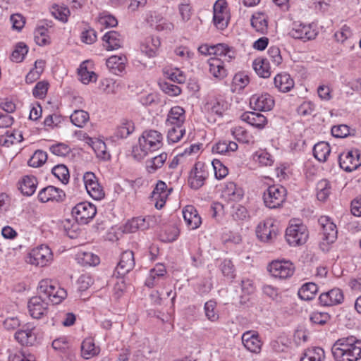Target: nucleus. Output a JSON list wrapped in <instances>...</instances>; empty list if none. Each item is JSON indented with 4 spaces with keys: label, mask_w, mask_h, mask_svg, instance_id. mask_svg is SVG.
I'll list each match as a JSON object with an SVG mask.
<instances>
[{
    "label": "nucleus",
    "mask_w": 361,
    "mask_h": 361,
    "mask_svg": "<svg viewBox=\"0 0 361 361\" xmlns=\"http://www.w3.org/2000/svg\"><path fill=\"white\" fill-rule=\"evenodd\" d=\"M67 296L66 291L50 279H42L37 287V295L32 297L27 303L30 314L40 319L48 312V303L58 305Z\"/></svg>",
    "instance_id": "obj_1"
},
{
    "label": "nucleus",
    "mask_w": 361,
    "mask_h": 361,
    "mask_svg": "<svg viewBox=\"0 0 361 361\" xmlns=\"http://www.w3.org/2000/svg\"><path fill=\"white\" fill-rule=\"evenodd\" d=\"M336 361H359L361 359V340L355 336L338 339L332 347Z\"/></svg>",
    "instance_id": "obj_2"
},
{
    "label": "nucleus",
    "mask_w": 361,
    "mask_h": 361,
    "mask_svg": "<svg viewBox=\"0 0 361 361\" xmlns=\"http://www.w3.org/2000/svg\"><path fill=\"white\" fill-rule=\"evenodd\" d=\"M162 134L155 130H145L138 139V144L133 147L132 155L136 160L143 159L149 152L160 149L163 145Z\"/></svg>",
    "instance_id": "obj_3"
},
{
    "label": "nucleus",
    "mask_w": 361,
    "mask_h": 361,
    "mask_svg": "<svg viewBox=\"0 0 361 361\" xmlns=\"http://www.w3.org/2000/svg\"><path fill=\"white\" fill-rule=\"evenodd\" d=\"M318 223L322 228V235L319 247L323 251H328L329 245L334 243L337 238L336 226L327 216H321L318 219Z\"/></svg>",
    "instance_id": "obj_4"
},
{
    "label": "nucleus",
    "mask_w": 361,
    "mask_h": 361,
    "mask_svg": "<svg viewBox=\"0 0 361 361\" xmlns=\"http://www.w3.org/2000/svg\"><path fill=\"white\" fill-rule=\"evenodd\" d=\"M286 189L279 185L269 186L263 193V201L269 209H276L282 206L286 198Z\"/></svg>",
    "instance_id": "obj_5"
},
{
    "label": "nucleus",
    "mask_w": 361,
    "mask_h": 361,
    "mask_svg": "<svg viewBox=\"0 0 361 361\" xmlns=\"http://www.w3.org/2000/svg\"><path fill=\"white\" fill-rule=\"evenodd\" d=\"M52 260L51 249L47 245H41L29 252L27 262L32 265L44 267L50 264Z\"/></svg>",
    "instance_id": "obj_6"
},
{
    "label": "nucleus",
    "mask_w": 361,
    "mask_h": 361,
    "mask_svg": "<svg viewBox=\"0 0 361 361\" xmlns=\"http://www.w3.org/2000/svg\"><path fill=\"white\" fill-rule=\"evenodd\" d=\"M267 269L272 277L285 280L293 276L295 271V267L288 260L276 259L273 260L269 264Z\"/></svg>",
    "instance_id": "obj_7"
},
{
    "label": "nucleus",
    "mask_w": 361,
    "mask_h": 361,
    "mask_svg": "<svg viewBox=\"0 0 361 361\" xmlns=\"http://www.w3.org/2000/svg\"><path fill=\"white\" fill-rule=\"evenodd\" d=\"M308 236V230L306 226L302 224H291L286 231V239L291 246H298L305 244Z\"/></svg>",
    "instance_id": "obj_8"
},
{
    "label": "nucleus",
    "mask_w": 361,
    "mask_h": 361,
    "mask_svg": "<svg viewBox=\"0 0 361 361\" xmlns=\"http://www.w3.org/2000/svg\"><path fill=\"white\" fill-rule=\"evenodd\" d=\"M209 176L208 171L202 162H197L191 169L188 177V184L192 190L202 188Z\"/></svg>",
    "instance_id": "obj_9"
},
{
    "label": "nucleus",
    "mask_w": 361,
    "mask_h": 361,
    "mask_svg": "<svg viewBox=\"0 0 361 361\" xmlns=\"http://www.w3.org/2000/svg\"><path fill=\"white\" fill-rule=\"evenodd\" d=\"M213 23L216 28L224 30L230 20L228 5L224 0H217L213 7Z\"/></svg>",
    "instance_id": "obj_10"
},
{
    "label": "nucleus",
    "mask_w": 361,
    "mask_h": 361,
    "mask_svg": "<svg viewBox=\"0 0 361 361\" xmlns=\"http://www.w3.org/2000/svg\"><path fill=\"white\" fill-rule=\"evenodd\" d=\"M96 213L95 206L87 202L78 203L72 209V215L79 224H87Z\"/></svg>",
    "instance_id": "obj_11"
},
{
    "label": "nucleus",
    "mask_w": 361,
    "mask_h": 361,
    "mask_svg": "<svg viewBox=\"0 0 361 361\" xmlns=\"http://www.w3.org/2000/svg\"><path fill=\"white\" fill-rule=\"evenodd\" d=\"M338 161L341 169L351 172L361 166V153L357 149L344 152L338 157Z\"/></svg>",
    "instance_id": "obj_12"
},
{
    "label": "nucleus",
    "mask_w": 361,
    "mask_h": 361,
    "mask_svg": "<svg viewBox=\"0 0 361 361\" xmlns=\"http://www.w3.org/2000/svg\"><path fill=\"white\" fill-rule=\"evenodd\" d=\"M278 232L274 219L267 218L259 223L256 228V235L262 242H271L276 238Z\"/></svg>",
    "instance_id": "obj_13"
},
{
    "label": "nucleus",
    "mask_w": 361,
    "mask_h": 361,
    "mask_svg": "<svg viewBox=\"0 0 361 361\" xmlns=\"http://www.w3.org/2000/svg\"><path fill=\"white\" fill-rule=\"evenodd\" d=\"M289 35L294 39L306 42L314 39L317 35V32L310 24L294 22L289 32Z\"/></svg>",
    "instance_id": "obj_14"
},
{
    "label": "nucleus",
    "mask_w": 361,
    "mask_h": 361,
    "mask_svg": "<svg viewBox=\"0 0 361 361\" xmlns=\"http://www.w3.org/2000/svg\"><path fill=\"white\" fill-rule=\"evenodd\" d=\"M83 181L88 194L93 199L100 200L104 197L103 188L98 183V180L93 173L86 172L83 175Z\"/></svg>",
    "instance_id": "obj_15"
},
{
    "label": "nucleus",
    "mask_w": 361,
    "mask_h": 361,
    "mask_svg": "<svg viewBox=\"0 0 361 361\" xmlns=\"http://www.w3.org/2000/svg\"><path fill=\"white\" fill-rule=\"evenodd\" d=\"M250 106L257 111H268L273 109L275 102L268 93L255 94L250 99Z\"/></svg>",
    "instance_id": "obj_16"
},
{
    "label": "nucleus",
    "mask_w": 361,
    "mask_h": 361,
    "mask_svg": "<svg viewBox=\"0 0 361 361\" xmlns=\"http://www.w3.org/2000/svg\"><path fill=\"white\" fill-rule=\"evenodd\" d=\"M172 190V188H168L164 181L159 180L157 182L152 192V198L155 201V207L157 209H160L164 206L166 199Z\"/></svg>",
    "instance_id": "obj_17"
},
{
    "label": "nucleus",
    "mask_w": 361,
    "mask_h": 361,
    "mask_svg": "<svg viewBox=\"0 0 361 361\" xmlns=\"http://www.w3.org/2000/svg\"><path fill=\"white\" fill-rule=\"evenodd\" d=\"M35 331L36 329L34 326L26 324L16 332L15 338L23 345H32L37 340Z\"/></svg>",
    "instance_id": "obj_18"
},
{
    "label": "nucleus",
    "mask_w": 361,
    "mask_h": 361,
    "mask_svg": "<svg viewBox=\"0 0 361 361\" xmlns=\"http://www.w3.org/2000/svg\"><path fill=\"white\" fill-rule=\"evenodd\" d=\"M242 342L245 348L251 353H260L262 342L260 340L259 334L257 331H245L242 336Z\"/></svg>",
    "instance_id": "obj_19"
},
{
    "label": "nucleus",
    "mask_w": 361,
    "mask_h": 361,
    "mask_svg": "<svg viewBox=\"0 0 361 361\" xmlns=\"http://www.w3.org/2000/svg\"><path fill=\"white\" fill-rule=\"evenodd\" d=\"M182 215L188 230L198 228L202 224V219L196 208L192 205H187L182 209Z\"/></svg>",
    "instance_id": "obj_20"
},
{
    "label": "nucleus",
    "mask_w": 361,
    "mask_h": 361,
    "mask_svg": "<svg viewBox=\"0 0 361 361\" xmlns=\"http://www.w3.org/2000/svg\"><path fill=\"white\" fill-rule=\"evenodd\" d=\"M166 274L165 266L162 264H157L154 268L149 270V275L145 282V286L153 288L161 283L165 279Z\"/></svg>",
    "instance_id": "obj_21"
},
{
    "label": "nucleus",
    "mask_w": 361,
    "mask_h": 361,
    "mask_svg": "<svg viewBox=\"0 0 361 361\" xmlns=\"http://www.w3.org/2000/svg\"><path fill=\"white\" fill-rule=\"evenodd\" d=\"M135 267V258L133 251H124L121 255L120 261L116 268L118 276H123L129 273Z\"/></svg>",
    "instance_id": "obj_22"
},
{
    "label": "nucleus",
    "mask_w": 361,
    "mask_h": 361,
    "mask_svg": "<svg viewBox=\"0 0 361 361\" xmlns=\"http://www.w3.org/2000/svg\"><path fill=\"white\" fill-rule=\"evenodd\" d=\"M344 299L343 292L339 288H333L322 293L319 297V303L323 306H332L341 304Z\"/></svg>",
    "instance_id": "obj_23"
},
{
    "label": "nucleus",
    "mask_w": 361,
    "mask_h": 361,
    "mask_svg": "<svg viewBox=\"0 0 361 361\" xmlns=\"http://www.w3.org/2000/svg\"><path fill=\"white\" fill-rule=\"evenodd\" d=\"M65 197L64 192L54 186L49 185L42 189L39 194V200L42 202H47L49 201H62Z\"/></svg>",
    "instance_id": "obj_24"
},
{
    "label": "nucleus",
    "mask_w": 361,
    "mask_h": 361,
    "mask_svg": "<svg viewBox=\"0 0 361 361\" xmlns=\"http://www.w3.org/2000/svg\"><path fill=\"white\" fill-rule=\"evenodd\" d=\"M104 42V46L108 51L118 49L123 47L124 38L116 31H109L102 37Z\"/></svg>",
    "instance_id": "obj_25"
},
{
    "label": "nucleus",
    "mask_w": 361,
    "mask_h": 361,
    "mask_svg": "<svg viewBox=\"0 0 361 361\" xmlns=\"http://www.w3.org/2000/svg\"><path fill=\"white\" fill-rule=\"evenodd\" d=\"M243 193L240 188L233 182L226 183L222 190V197L228 202H237L241 200Z\"/></svg>",
    "instance_id": "obj_26"
},
{
    "label": "nucleus",
    "mask_w": 361,
    "mask_h": 361,
    "mask_svg": "<svg viewBox=\"0 0 361 361\" xmlns=\"http://www.w3.org/2000/svg\"><path fill=\"white\" fill-rule=\"evenodd\" d=\"M275 87L281 92L290 91L295 85V82L291 76L287 73L277 74L274 78Z\"/></svg>",
    "instance_id": "obj_27"
},
{
    "label": "nucleus",
    "mask_w": 361,
    "mask_h": 361,
    "mask_svg": "<svg viewBox=\"0 0 361 361\" xmlns=\"http://www.w3.org/2000/svg\"><path fill=\"white\" fill-rule=\"evenodd\" d=\"M241 119L259 129L264 128L267 123V118L262 114L256 112H245L242 114Z\"/></svg>",
    "instance_id": "obj_28"
},
{
    "label": "nucleus",
    "mask_w": 361,
    "mask_h": 361,
    "mask_svg": "<svg viewBox=\"0 0 361 361\" xmlns=\"http://www.w3.org/2000/svg\"><path fill=\"white\" fill-rule=\"evenodd\" d=\"M161 42L159 37L152 36L147 38L140 45L141 51L148 57H154L157 55Z\"/></svg>",
    "instance_id": "obj_29"
},
{
    "label": "nucleus",
    "mask_w": 361,
    "mask_h": 361,
    "mask_svg": "<svg viewBox=\"0 0 361 361\" xmlns=\"http://www.w3.org/2000/svg\"><path fill=\"white\" fill-rule=\"evenodd\" d=\"M127 59L124 55L111 56L106 60V66L115 75L122 73L126 68Z\"/></svg>",
    "instance_id": "obj_30"
},
{
    "label": "nucleus",
    "mask_w": 361,
    "mask_h": 361,
    "mask_svg": "<svg viewBox=\"0 0 361 361\" xmlns=\"http://www.w3.org/2000/svg\"><path fill=\"white\" fill-rule=\"evenodd\" d=\"M209 71L213 77L222 79L226 76V70L224 61L218 57H213L208 60Z\"/></svg>",
    "instance_id": "obj_31"
},
{
    "label": "nucleus",
    "mask_w": 361,
    "mask_h": 361,
    "mask_svg": "<svg viewBox=\"0 0 361 361\" xmlns=\"http://www.w3.org/2000/svg\"><path fill=\"white\" fill-rule=\"evenodd\" d=\"M213 55L223 58L225 61H231L235 57L234 49L226 44L220 43L213 45Z\"/></svg>",
    "instance_id": "obj_32"
},
{
    "label": "nucleus",
    "mask_w": 361,
    "mask_h": 361,
    "mask_svg": "<svg viewBox=\"0 0 361 361\" xmlns=\"http://www.w3.org/2000/svg\"><path fill=\"white\" fill-rule=\"evenodd\" d=\"M252 159L260 167L271 166L274 162V157L267 150L262 149L255 152Z\"/></svg>",
    "instance_id": "obj_33"
},
{
    "label": "nucleus",
    "mask_w": 361,
    "mask_h": 361,
    "mask_svg": "<svg viewBox=\"0 0 361 361\" xmlns=\"http://www.w3.org/2000/svg\"><path fill=\"white\" fill-rule=\"evenodd\" d=\"M251 25L255 31L265 34L268 30L267 16L264 13L258 12L252 16Z\"/></svg>",
    "instance_id": "obj_34"
},
{
    "label": "nucleus",
    "mask_w": 361,
    "mask_h": 361,
    "mask_svg": "<svg viewBox=\"0 0 361 361\" xmlns=\"http://www.w3.org/2000/svg\"><path fill=\"white\" fill-rule=\"evenodd\" d=\"M135 130V126L132 121L128 119H122L119 125H118L113 138L123 139L126 138Z\"/></svg>",
    "instance_id": "obj_35"
},
{
    "label": "nucleus",
    "mask_w": 361,
    "mask_h": 361,
    "mask_svg": "<svg viewBox=\"0 0 361 361\" xmlns=\"http://www.w3.org/2000/svg\"><path fill=\"white\" fill-rule=\"evenodd\" d=\"M252 67L256 73L264 78H267L271 75V68L267 59L257 58L252 62Z\"/></svg>",
    "instance_id": "obj_36"
},
{
    "label": "nucleus",
    "mask_w": 361,
    "mask_h": 361,
    "mask_svg": "<svg viewBox=\"0 0 361 361\" xmlns=\"http://www.w3.org/2000/svg\"><path fill=\"white\" fill-rule=\"evenodd\" d=\"M231 133L239 142L244 144H253L254 137L242 126H234L231 129Z\"/></svg>",
    "instance_id": "obj_37"
},
{
    "label": "nucleus",
    "mask_w": 361,
    "mask_h": 361,
    "mask_svg": "<svg viewBox=\"0 0 361 361\" xmlns=\"http://www.w3.org/2000/svg\"><path fill=\"white\" fill-rule=\"evenodd\" d=\"M238 148L236 142L233 141L223 140L219 141L212 146L213 153L219 154H229L231 152H235Z\"/></svg>",
    "instance_id": "obj_38"
},
{
    "label": "nucleus",
    "mask_w": 361,
    "mask_h": 361,
    "mask_svg": "<svg viewBox=\"0 0 361 361\" xmlns=\"http://www.w3.org/2000/svg\"><path fill=\"white\" fill-rule=\"evenodd\" d=\"M331 154V147L326 142H319L313 147V155L320 162H325Z\"/></svg>",
    "instance_id": "obj_39"
},
{
    "label": "nucleus",
    "mask_w": 361,
    "mask_h": 361,
    "mask_svg": "<svg viewBox=\"0 0 361 361\" xmlns=\"http://www.w3.org/2000/svg\"><path fill=\"white\" fill-rule=\"evenodd\" d=\"M23 139V134L20 131L18 130H14L12 132L8 130L4 135L0 136V144L8 147L13 144L20 142Z\"/></svg>",
    "instance_id": "obj_40"
},
{
    "label": "nucleus",
    "mask_w": 361,
    "mask_h": 361,
    "mask_svg": "<svg viewBox=\"0 0 361 361\" xmlns=\"http://www.w3.org/2000/svg\"><path fill=\"white\" fill-rule=\"evenodd\" d=\"M47 27H51V25L46 23L45 25L38 26L34 32L35 41L39 46H44L50 43Z\"/></svg>",
    "instance_id": "obj_41"
},
{
    "label": "nucleus",
    "mask_w": 361,
    "mask_h": 361,
    "mask_svg": "<svg viewBox=\"0 0 361 361\" xmlns=\"http://www.w3.org/2000/svg\"><path fill=\"white\" fill-rule=\"evenodd\" d=\"M204 109L207 112L221 116L227 109V104L223 100L212 99L205 104Z\"/></svg>",
    "instance_id": "obj_42"
},
{
    "label": "nucleus",
    "mask_w": 361,
    "mask_h": 361,
    "mask_svg": "<svg viewBox=\"0 0 361 361\" xmlns=\"http://www.w3.org/2000/svg\"><path fill=\"white\" fill-rule=\"evenodd\" d=\"M324 358V350L319 347H314L305 350L300 361H322Z\"/></svg>",
    "instance_id": "obj_43"
},
{
    "label": "nucleus",
    "mask_w": 361,
    "mask_h": 361,
    "mask_svg": "<svg viewBox=\"0 0 361 361\" xmlns=\"http://www.w3.org/2000/svg\"><path fill=\"white\" fill-rule=\"evenodd\" d=\"M317 290L318 287L314 283H307L302 286L298 294L303 300H311L315 297Z\"/></svg>",
    "instance_id": "obj_44"
},
{
    "label": "nucleus",
    "mask_w": 361,
    "mask_h": 361,
    "mask_svg": "<svg viewBox=\"0 0 361 361\" xmlns=\"http://www.w3.org/2000/svg\"><path fill=\"white\" fill-rule=\"evenodd\" d=\"M99 353V349L95 347L94 343L91 338L85 339L81 345V355L82 357L88 360Z\"/></svg>",
    "instance_id": "obj_45"
},
{
    "label": "nucleus",
    "mask_w": 361,
    "mask_h": 361,
    "mask_svg": "<svg viewBox=\"0 0 361 361\" xmlns=\"http://www.w3.org/2000/svg\"><path fill=\"white\" fill-rule=\"evenodd\" d=\"M37 179L33 176H25L20 185L21 192L27 196L32 195L36 190Z\"/></svg>",
    "instance_id": "obj_46"
},
{
    "label": "nucleus",
    "mask_w": 361,
    "mask_h": 361,
    "mask_svg": "<svg viewBox=\"0 0 361 361\" xmlns=\"http://www.w3.org/2000/svg\"><path fill=\"white\" fill-rule=\"evenodd\" d=\"M317 197L319 201H326L331 192V186L329 180L322 179L317 184Z\"/></svg>",
    "instance_id": "obj_47"
},
{
    "label": "nucleus",
    "mask_w": 361,
    "mask_h": 361,
    "mask_svg": "<svg viewBox=\"0 0 361 361\" xmlns=\"http://www.w3.org/2000/svg\"><path fill=\"white\" fill-rule=\"evenodd\" d=\"M149 224L146 221L145 218L138 216L132 219L126 224V230L130 233H134L137 230H145L148 228Z\"/></svg>",
    "instance_id": "obj_48"
},
{
    "label": "nucleus",
    "mask_w": 361,
    "mask_h": 361,
    "mask_svg": "<svg viewBox=\"0 0 361 361\" xmlns=\"http://www.w3.org/2000/svg\"><path fill=\"white\" fill-rule=\"evenodd\" d=\"M71 121L73 125L82 128L89 121V114L83 110H75L71 115Z\"/></svg>",
    "instance_id": "obj_49"
},
{
    "label": "nucleus",
    "mask_w": 361,
    "mask_h": 361,
    "mask_svg": "<svg viewBox=\"0 0 361 361\" xmlns=\"http://www.w3.org/2000/svg\"><path fill=\"white\" fill-rule=\"evenodd\" d=\"M243 295L240 296V302L245 303L247 300V297L254 293L255 286L252 280L250 279H243L240 283Z\"/></svg>",
    "instance_id": "obj_50"
},
{
    "label": "nucleus",
    "mask_w": 361,
    "mask_h": 361,
    "mask_svg": "<svg viewBox=\"0 0 361 361\" xmlns=\"http://www.w3.org/2000/svg\"><path fill=\"white\" fill-rule=\"evenodd\" d=\"M204 314L208 320L212 322H217L219 319L216 310V302L214 300L207 301L204 306Z\"/></svg>",
    "instance_id": "obj_51"
},
{
    "label": "nucleus",
    "mask_w": 361,
    "mask_h": 361,
    "mask_svg": "<svg viewBox=\"0 0 361 361\" xmlns=\"http://www.w3.org/2000/svg\"><path fill=\"white\" fill-rule=\"evenodd\" d=\"M219 269L222 274L229 280H233L235 277V269L232 261L230 259H224L219 264Z\"/></svg>",
    "instance_id": "obj_52"
},
{
    "label": "nucleus",
    "mask_w": 361,
    "mask_h": 361,
    "mask_svg": "<svg viewBox=\"0 0 361 361\" xmlns=\"http://www.w3.org/2000/svg\"><path fill=\"white\" fill-rule=\"evenodd\" d=\"M167 159L166 153H161L154 157L152 159L147 161V169L149 173H154L155 171L161 167Z\"/></svg>",
    "instance_id": "obj_53"
},
{
    "label": "nucleus",
    "mask_w": 361,
    "mask_h": 361,
    "mask_svg": "<svg viewBox=\"0 0 361 361\" xmlns=\"http://www.w3.org/2000/svg\"><path fill=\"white\" fill-rule=\"evenodd\" d=\"M78 259L83 265L96 266L99 263V257L90 252L79 253Z\"/></svg>",
    "instance_id": "obj_54"
},
{
    "label": "nucleus",
    "mask_w": 361,
    "mask_h": 361,
    "mask_svg": "<svg viewBox=\"0 0 361 361\" xmlns=\"http://www.w3.org/2000/svg\"><path fill=\"white\" fill-rule=\"evenodd\" d=\"M78 76L80 80L84 84H88L90 82H95L97 80V75L93 71H89L82 63L78 69Z\"/></svg>",
    "instance_id": "obj_55"
},
{
    "label": "nucleus",
    "mask_w": 361,
    "mask_h": 361,
    "mask_svg": "<svg viewBox=\"0 0 361 361\" xmlns=\"http://www.w3.org/2000/svg\"><path fill=\"white\" fill-rule=\"evenodd\" d=\"M51 13L55 18L63 23H66L68 21V18L70 16V11L68 7L58 5L52 6Z\"/></svg>",
    "instance_id": "obj_56"
},
{
    "label": "nucleus",
    "mask_w": 361,
    "mask_h": 361,
    "mask_svg": "<svg viewBox=\"0 0 361 361\" xmlns=\"http://www.w3.org/2000/svg\"><path fill=\"white\" fill-rule=\"evenodd\" d=\"M47 159V154L42 150H37L28 160L27 164L32 167H39L45 163Z\"/></svg>",
    "instance_id": "obj_57"
},
{
    "label": "nucleus",
    "mask_w": 361,
    "mask_h": 361,
    "mask_svg": "<svg viewBox=\"0 0 361 361\" xmlns=\"http://www.w3.org/2000/svg\"><path fill=\"white\" fill-rule=\"evenodd\" d=\"M52 173L63 183L66 184L69 180V171L63 164H59L52 169Z\"/></svg>",
    "instance_id": "obj_58"
},
{
    "label": "nucleus",
    "mask_w": 361,
    "mask_h": 361,
    "mask_svg": "<svg viewBox=\"0 0 361 361\" xmlns=\"http://www.w3.org/2000/svg\"><path fill=\"white\" fill-rule=\"evenodd\" d=\"M28 49L25 44L22 42L17 44L16 49L12 52L11 60L17 63L22 61Z\"/></svg>",
    "instance_id": "obj_59"
},
{
    "label": "nucleus",
    "mask_w": 361,
    "mask_h": 361,
    "mask_svg": "<svg viewBox=\"0 0 361 361\" xmlns=\"http://www.w3.org/2000/svg\"><path fill=\"white\" fill-rule=\"evenodd\" d=\"M169 127L167 139L169 142H178L180 140V125L166 124Z\"/></svg>",
    "instance_id": "obj_60"
},
{
    "label": "nucleus",
    "mask_w": 361,
    "mask_h": 361,
    "mask_svg": "<svg viewBox=\"0 0 361 361\" xmlns=\"http://www.w3.org/2000/svg\"><path fill=\"white\" fill-rule=\"evenodd\" d=\"M159 85L162 91L169 96H177L180 94V87L178 85L161 80L159 82Z\"/></svg>",
    "instance_id": "obj_61"
},
{
    "label": "nucleus",
    "mask_w": 361,
    "mask_h": 361,
    "mask_svg": "<svg viewBox=\"0 0 361 361\" xmlns=\"http://www.w3.org/2000/svg\"><path fill=\"white\" fill-rule=\"evenodd\" d=\"M231 216L235 221H243L248 216L247 210L240 204L233 205L232 207Z\"/></svg>",
    "instance_id": "obj_62"
},
{
    "label": "nucleus",
    "mask_w": 361,
    "mask_h": 361,
    "mask_svg": "<svg viewBox=\"0 0 361 361\" xmlns=\"http://www.w3.org/2000/svg\"><path fill=\"white\" fill-rule=\"evenodd\" d=\"M268 56L275 66H279L283 61L281 51L277 47L273 46L269 48Z\"/></svg>",
    "instance_id": "obj_63"
},
{
    "label": "nucleus",
    "mask_w": 361,
    "mask_h": 361,
    "mask_svg": "<svg viewBox=\"0 0 361 361\" xmlns=\"http://www.w3.org/2000/svg\"><path fill=\"white\" fill-rule=\"evenodd\" d=\"M212 164L216 178L222 179L227 176L228 169L219 160L214 159Z\"/></svg>",
    "instance_id": "obj_64"
}]
</instances>
